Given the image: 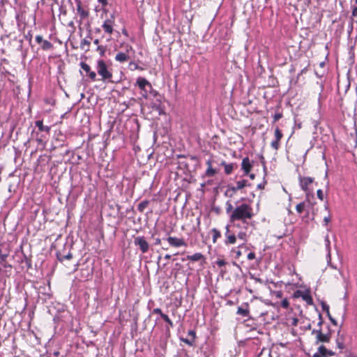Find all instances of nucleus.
Here are the masks:
<instances>
[{
  "label": "nucleus",
  "mask_w": 357,
  "mask_h": 357,
  "mask_svg": "<svg viewBox=\"0 0 357 357\" xmlns=\"http://www.w3.org/2000/svg\"><path fill=\"white\" fill-rule=\"evenodd\" d=\"M253 208L250 204L242 203L237 205L232 215H229V222H234L236 220H241L243 223H248V220L254 217Z\"/></svg>",
  "instance_id": "f257e3e1"
},
{
  "label": "nucleus",
  "mask_w": 357,
  "mask_h": 357,
  "mask_svg": "<svg viewBox=\"0 0 357 357\" xmlns=\"http://www.w3.org/2000/svg\"><path fill=\"white\" fill-rule=\"evenodd\" d=\"M136 84L140 89L141 96L148 99L151 96L157 98V100L160 102V96L158 92L153 89L151 84L144 77H139L137 78Z\"/></svg>",
  "instance_id": "f03ea898"
},
{
  "label": "nucleus",
  "mask_w": 357,
  "mask_h": 357,
  "mask_svg": "<svg viewBox=\"0 0 357 357\" xmlns=\"http://www.w3.org/2000/svg\"><path fill=\"white\" fill-rule=\"evenodd\" d=\"M35 126L38 128L36 133V140L38 144L45 145L47 137L50 135L51 127L44 126L42 120L35 121Z\"/></svg>",
  "instance_id": "7ed1b4c3"
},
{
  "label": "nucleus",
  "mask_w": 357,
  "mask_h": 357,
  "mask_svg": "<svg viewBox=\"0 0 357 357\" xmlns=\"http://www.w3.org/2000/svg\"><path fill=\"white\" fill-rule=\"evenodd\" d=\"M96 70L102 81H109L112 77V73L109 70L107 65L103 59L97 61Z\"/></svg>",
  "instance_id": "20e7f679"
},
{
  "label": "nucleus",
  "mask_w": 357,
  "mask_h": 357,
  "mask_svg": "<svg viewBox=\"0 0 357 357\" xmlns=\"http://www.w3.org/2000/svg\"><path fill=\"white\" fill-rule=\"evenodd\" d=\"M236 184V186L231 185H227V188L225 192V196L232 197L238 190H242L243 188L250 185L248 181L245 179L238 181Z\"/></svg>",
  "instance_id": "39448f33"
},
{
  "label": "nucleus",
  "mask_w": 357,
  "mask_h": 357,
  "mask_svg": "<svg viewBox=\"0 0 357 357\" xmlns=\"http://www.w3.org/2000/svg\"><path fill=\"white\" fill-rule=\"evenodd\" d=\"M123 47L125 52H119L115 56V61L119 63L128 61L130 59V54L135 53V50L130 45L126 43Z\"/></svg>",
  "instance_id": "423d86ee"
},
{
  "label": "nucleus",
  "mask_w": 357,
  "mask_h": 357,
  "mask_svg": "<svg viewBox=\"0 0 357 357\" xmlns=\"http://www.w3.org/2000/svg\"><path fill=\"white\" fill-rule=\"evenodd\" d=\"M152 314H156L160 315V317L167 324L165 327V335L169 337L170 336V328L174 327V324L172 321L169 319L168 315L164 314L162 312V310L159 307L154 308L152 311Z\"/></svg>",
  "instance_id": "0eeeda50"
},
{
  "label": "nucleus",
  "mask_w": 357,
  "mask_h": 357,
  "mask_svg": "<svg viewBox=\"0 0 357 357\" xmlns=\"http://www.w3.org/2000/svg\"><path fill=\"white\" fill-rule=\"evenodd\" d=\"M293 297L296 298H302V299L305 301L308 305H313V299L310 289H306L305 291L299 289L296 290L294 292Z\"/></svg>",
  "instance_id": "6e6552de"
},
{
  "label": "nucleus",
  "mask_w": 357,
  "mask_h": 357,
  "mask_svg": "<svg viewBox=\"0 0 357 357\" xmlns=\"http://www.w3.org/2000/svg\"><path fill=\"white\" fill-rule=\"evenodd\" d=\"M230 227H231L229 225H227L225 227L226 231L225 234V244L227 245L235 244L236 243V240H237V237L236 236L235 232L231 231L230 229Z\"/></svg>",
  "instance_id": "1a4fd4ad"
},
{
  "label": "nucleus",
  "mask_w": 357,
  "mask_h": 357,
  "mask_svg": "<svg viewBox=\"0 0 357 357\" xmlns=\"http://www.w3.org/2000/svg\"><path fill=\"white\" fill-rule=\"evenodd\" d=\"M134 243L135 245L139 246L142 253H146L148 252L149 245L148 242L146 241L144 236L136 237L134 240Z\"/></svg>",
  "instance_id": "9d476101"
},
{
  "label": "nucleus",
  "mask_w": 357,
  "mask_h": 357,
  "mask_svg": "<svg viewBox=\"0 0 357 357\" xmlns=\"http://www.w3.org/2000/svg\"><path fill=\"white\" fill-rule=\"evenodd\" d=\"M167 241L170 246L174 248H179L181 246H186L187 243L182 238H177L174 236H169L166 238Z\"/></svg>",
  "instance_id": "9b49d317"
},
{
  "label": "nucleus",
  "mask_w": 357,
  "mask_h": 357,
  "mask_svg": "<svg viewBox=\"0 0 357 357\" xmlns=\"http://www.w3.org/2000/svg\"><path fill=\"white\" fill-rule=\"evenodd\" d=\"M334 355L335 353L333 351L327 349L324 345H321L312 357H330Z\"/></svg>",
  "instance_id": "f8f14e48"
},
{
  "label": "nucleus",
  "mask_w": 357,
  "mask_h": 357,
  "mask_svg": "<svg viewBox=\"0 0 357 357\" xmlns=\"http://www.w3.org/2000/svg\"><path fill=\"white\" fill-rule=\"evenodd\" d=\"M324 242H325L326 250L327 251L326 260H327L328 265H329L331 268L336 269V266H333L331 264V242L329 240L328 235H326L325 236Z\"/></svg>",
  "instance_id": "ddd939ff"
},
{
  "label": "nucleus",
  "mask_w": 357,
  "mask_h": 357,
  "mask_svg": "<svg viewBox=\"0 0 357 357\" xmlns=\"http://www.w3.org/2000/svg\"><path fill=\"white\" fill-rule=\"evenodd\" d=\"M252 163L248 157H245L241 162V169L243 171L244 176L248 175L252 168Z\"/></svg>",
  "instance_id": "4468645a"
},
{
  "label": "nucleus",
  "mask_w": 357,
  "mask_h": 357,
  "mask_svg": "<svg viewBox=\"0 0 357 357\" xmlns=\"http://www.w3.org/2000/svg\"><path fill=\"white\" fill-rule=\"evenodd\" d=\"M75 2L77 5V13L79 15L80 19L84 20L87 18L89 15V12L82 8V2L80 0H76Z\"/></svg>",
  "instance_id": "2eb2a0df"
},
{
  "label": "nucleus",
  "mask_w": 357,
  "mask_h": 357,
  "mask_svg": "<svg viewBox=\"0 0 357 357\" xmlns=\"http://www.w3.org/2000/svg\"><path fill=\"white\" fill-rule=\"evenodd\" d=\"M314 181L312 177H301L300 178V186L301 189L307 192L308 185H310Z\"/></svg>",
  "instance_id": "dca6fc26"
},
{
  "label": "nucleus",
  "mask_w": 357,
  "mask_h": 357,
  "mask_svg": "<svg viewBox=\"0 0 357 357\" xmlns=\"http://www.w3.org/2000/svg\"><path fill=\"white\" fill-rule=\"evenodd\" d=\"M188 336L190 337V338L181 337L180 340H181V341L185 342L188 345L192 346L194 344V342L195 340L196 333L193 330H190L188 331Z\"/></svg>",
  "instance_id": "f3484780"
},
{
  "label": "nucleus",
  "mask_w": 357,
  "mask_h": 357,
  "mask_svg": "<svg viewBox=\"0 0 357 357\" xmlns=\"http://www.w3.org/2000/svg\"><path fill=\"white\" fill-rule=\"evenodd\" d=\"M331 339V334L328 333H323L321 331L318 333V335L316 337V343L319 342H328Z\"/></svg>",
  "instance_id": "a211bd4d"
},
{
  "label": "nucleus",
  "mask_w": 357,
  "mask_h": 357,
  "mask_svg": "<svg viewBox=\"0 0 357 357\" xmlns=\"http://www.w3.org/2000/svg\"><path fill=\"white\" fill-rule=\"evenodd\" d=\"M185 259L192 261H198L205 259L204 256L200 252L195 253L192 255H188Z\"/></svg>",
  "instance_id": "6ab92c4d"
},
{
  "label": "nucleus",
  "mask_w": 357,
  "mask_h": 357,
  "mask_svg": "<svg viewBox=\"0 0 357 357\" xmlns=\"http://www.w3.org/2000/svg\"><path fill=\"white\" fill-rule=\"evenodd\" d=\"M56 258L59 261L62 262L64 259H71L73 258V255L70 252L66 255H61L59 252H56Z\"/></svg>",
  "instance_id": "aec40b11"
},
{
  "label": "nucleus",
  "mask_w": 357,
  "mask_h": 357,
  "mask_svg": "<svg viewBox=\"0 0 357 357\" xmlns=\"http://www.w3.org/2000/svg\"><path fill=\"white\" fill-rule=\"evenodd\" d=\"M40 46L43 50H51L53 48V45L52 44V43H50V41H48L47 40H44L40 43Z\"/></svg>",
  "instance_id": "412c9836"
},
{
  "label": "nucleus",
  "mask_w": 357,
  "mask_h": 357,
  "mask_svg": "<svg viewBox=\"0 0 357 357\" xmlns=\"http://www.w3.org/2000/svg\"><path fill=\"white\" fill-rule=\"evenodd\" d=\"M236 167V164L235 163H229L225 165V172L227 175L231 174L234 169Z\"/></svg>",
  "instance_id": "4be33fe9"
},
{
  "label": "nucleus",
  "mask_w": 357,
  "mask_h": 357,
  "mask_svg": "<svg viewBox=\"0 0 357 357\" xmlns=\"http://www.w3.org/2000/svg\"><path fill=\"white\" fill-rule=\"evenodd\" d=\"M306 203L305 202H302L296 205V210L298 213L301 214L303 212L305 211L306 208Z\"/></svg>",
  "instance_id": "5701e85b"
},
{
  "label": "nucleus",
  "mask_w": 357,
  "mask_h": 357,
  "mask_svg": "<svg viewBox=\"0 0 357 357\" xmlns=\"http://www.w3.org/2000/svg\"><path fill=\"white\" fill-rule=\"evenodd\" d=\"M149 204V201L148 200L142 201L138 204L137 210L141 213L144 212V209L148 206Z\"/></svg>",
  "instance_id": "b1692460"
},
{
  "label": "nucleus",
  "mask_w": 357,
  "mask_h": 357,
  "mask_svg": "<svg viewBox=\"0 0 357 357\" xmlns=\"http://www.w3.org/2000/svg\"><path fill=\"white\" fill-rule=\"evenodd\" d=\"M211 232L213 234V242L215 243L217 240L221 237V234L220 231L215 228L212 229Z\"/></svg>",
  "instance_id": "393cba45"
},
{
  "label": "nucleus",
  "mask_w": 357,
  "mask_h": 357,
  "mask_svg": "<svg viewBox=\"0 0 357 357\" xmlns=\"http://www.w3.org/2000/svg\"><path fill=\"white\" fill-rule=\"evenodd\" d=\"M236 313L242 317H248L249 315V310L248 308L238 307Z\"/></svg>",
  "instance_id": "a878e982"
},
{
  "label": "nucleus",
  "mask_w": 357,
  "mask_h": 357,
  "mask_svg": "<svg viewBox=\"0 0 357 357\" xmlns=\"http://www.w3.org/2000/svg\"><path fill=\"white\" fill-rule=\"evenodd\" d=\"M102 27L104 31L107 34L111 35L114 31V26L102 24Z\"/></svg>",
  "instance_id": "bb28decb"
},
{
  "label": "nucleus",
  "mask_w": 357,
  "mask_h": 357,
  "mask_svg": "<svg viewBox=\"0 0 357 357\" xmlns=\"http://www.w3.org/2000/svg\"><path fill=\"white\" fill-rule=\"evenodd\" d=\"M234 208L232 204L231 203V202L227 201L226 202V208H225L226 213L227 214H229V215H232V213H234Z\"/></svg>",
  "instance_id": "cd10ccee"
},
{
  "label": "nucleus",
  "mask_w": 357,
  "mask_h": 357,
  "mask_svg": "<svg viewBox=\"0 0 357 357\" xmlns=\"http://www.w3.org/2000/svg\"><path fill=\"white\" fill-rule=\"evenodd\" d=\"M217 173L216 169L212 168V167H208L207 169L205 172V176L208 177H213L215 176Z\"/></svg>",
  "instance_id": "c85d7f7f"
},
{
  "label": "nucleus",
  "mask_w": 357,
  "mask_h": 357,
  "mask_svg": "<svg viewBox=\"0 0 357 357\" xmlns=\"http://www.w3.org/2000/svg\"><path fill=\"white\" fill-rule=\"evenodd\" d=\"M114 23H115V17H114V14H112L110 15V17L106 19L103 22V24H109V25H112V26H114Z\"/></svg>",
  "instance_id": "c756f323"
},
{
  "label": "nucleus",
  "mask_w": 357,
  "mask_h": 357,
  "mask_svg": "<svg viewBox=\"0 0 357 357\" xmlns=\"http://www.w3.org/2000/svg\"><path fill=\"white\" fill-rule=\"evenodd\" d=\"M274 135H275V139L277 140H279V141H280V139L282 138V136H283L282 131L279 129L278 127H277L275 129Z\"/></svg>",
  "instance_id": "7c9ffc66"
},
{
  "label": "nucleus",
  "mask_w": 357,
  "mask_h": 357,
  "mask_svg": "<svg viewBox=\"0 0 357 357\" xmlns=\"http://www.w3.org/2000/svg\"><path fill=\"white\" fill-rule=\"evenodd\" d=\"M80 66L83 69V70H84L87 74H89L91 71V67L89 66V65H88L87 63H86L84 62H81Z\"/></svg>",
  "instance_id": "2f4dec72"
},
{
  "label": "nucleus",
  "mask_w": 357,
  "mask_h": 357,
  "mask_svg": "<svg viewBox=\"0 0 357 357\" xmlns=\"http://www.w3.org/2000/svg\"><path fill=\"white\" fill-rule=\"evenodd\" d=\"M236 236L238 238L245 242L247 241V234L245 231H239Z\"/></svg>",
  "instance_id": "473e14b6"
},
{
  "label": "nucleus",
  "mask_w": 357,
  "mask_h": 357,
  "mask_svg": "<svg viewBox=\"0 0 357 357\" xmlns=\"http://www.w3.org/2000/svg\"><path fill=\"white\" fill-rule=\"evenodd\" d=\"M106 50H107V47L106 46L98 45V47H97V51L99 52V54H100V55L101 56H105Z\"/></svg>",
  "instance_id": "72a5a7b5"
},
{
  "label": "nucleus",
  "mask_w": 357,
  "mask_h": 357,
  "mask_svg": "<svg viewBox=\"0 0 357 357\" xmlns=\"http://www.w3.org/2000/svg\"><path fill=\"white\" fill-rule=\"evenodd\" d=\"M271 146L273 149L278 150L280 147V141L275 139L272 141Z\"/></svg>",
  "instance_id": "f704fd0d"
},
{
  "label": "nucleus",
  "mask_w": 357,
  "mask_h": 357,
  "mask_svg": "<svg viewBox=\"0 0 357 357\" xmlns=\"http://www.w3.org/2000/svg\"><path fill=\"white\" fill-rule=\"evenodd\" d=\"M281 306L284 308V309H287L289 306V303L288 301V300L287 298H284L283 299L282 301H281Z\"/></svg>",
  "instance_id": "c9c22d12"
},
{
  "label": "nucleus",
  "mask_w": 357,
  "mask_h": 357,
  "mask_svg": "<svg viewBox=\"0 0 357 357\" xmlns=\"http://www.w3.org/2000/svg\"><path fill=\"white\" fill-rule=\"evenodd\" d=\"M129 67L132 70H134L138 68V65L135 61H130L129 63Z\"/></svg>",
  "instance_id": "e433bc0d"
},
{
  "label": "nucleus",
  "mask_w": 357,
  "mask_h": 357,
  "mask_svg": "<svg viewBox=\"0 0 357 357\" xmlns=\"http://www.w3.org/2000/svg\"><path fill=\"white\" fill-rule=\"evenodd\" d=\"M232 252L235 253L236 259H238L242 255V252L239 250V248L238 250L233 249Z\"/></svg>",
  "instance_id": "4c0bfd02"
},
{
  "label": "nucleus",
  "mask_w": 357,
  "mask_h": 357,
  "mask_svg": "<svg viewBox=\"0 0 357 357\" xmlns=\"http://www.w3.org/2000/svg\"><path fill=\"white\" fill-rule=\"evenodd\" d=\"M89 78L92 80V81H96V73L94 72V71H91L89 74Z\"/></svg>",
  "instance_id": "58836bf2"
},
{
  "label": "nucleus",
  "mask_w": 357,
  "mask_h": 357,
  "mask_svg": "<svg viewBox=\"0 0 357 357\" xmlns=\"http://www.w3.org/2000/svg\"><path fill=\"white\" fill-rule=\"evenodd\" d=\"M282 117V113H275L273 116V120H274V122H276L278 121V120H280L281 118Z\"/></svg>",
  "instance_id": "ea45409f"
},
{
  "label": "nucleus",
  "mask_w": 357,
  "mask_h": 357,
  "mask_svg": "<svg viewBox=\"0 0 357 357\" xmlns=\"http://www.w3.org/2000/svg\"><path fill=\"white\" fill-rule=\"evenodd\" d=\"M227 264V262L224 260V259H218L216 261V264L219 266V267H222V266H225Z\"/></svg>",
  "instance_id": "a19ab883"
},
{
  "label": "nucleus",
  "mask_w": 357,
  "mask_h": 357,
  "mask_svg": "<svg viewBox=\"0 0 357 357\" xmlns=\"http://www.w3.org/2000/svg\"><path fill=\"white\" fill-rule=\"evenodd\" d=\"M321 307L322 310L326 312V313H328L329 311V306L326 303L322 302L321 303Z\"/></svg>",
  "instance_id": "79ce46f5"
},
{
  "label": "nucleus",
  "mask_w": 357,
  "mask_h": 357,
  "mask_svg": "<svg viewBox=\"0 0 357 357\" xmlns=\"http://www.w3.org/2000/svg\"><path fill=\"white\" fill-rule=\"evenodd\" d=\"M317 197H318L319 199H321V200H323V199H324V193H323L322 190L319 189V190L317 191Z\"/></svg>",
  "instance_id": "37998d69"
},
{
  "label": "nucleus",
  "mask_w": 357,
  "mask_h": 357,
  "mask_svg": "<svg viewBox=\"0 0 357 357\" xmlns=\"http://www.w3.org/2000/svg\"><path fill=\"white\" fill-rule=\"evenodd\" d=\"M247 258L248 260H252L255 259V253L254 252H250L248 254Z\"/></svg>",
  "instance_id": "c03bdc74"
},
{
  "label": "nucleus",
  "mask_w": 357,
  "mask_h": 357,
  "mask_svg": "<svg viewBox=\"0 0 357 357\" xmlns=\"http://www.w3.org/2000/svg\"><path fill=\"white\" fill-rule=\"evenodd\" d=\"M43 40L44 39L43 38L42 36L38 35L36 36V41L37 43L40 44Z\"/></svg>",
  "instance_id": "a18cd8bd"
},
{
  "label": "nucleus",
  "mask_w": 357,
  "mask_h": 357,
  "mask_svg": "<svg viewBox=\"0 0 357 357\" xmlns=\"http://www.w3.org/2000/svg\"><path fill=\"white\" fill-rule=\"evenodd\" d=\"M330 221H331V216H330V215H328V216H326L324 218V223L325 225H327Z\"/></svg>",
  "instance_id": "49530a36"
},
{
  "label": "nucleus",
  "mask_w": 357,
  "mask_h": 357,
  "mask_svg": "<svg viewBox=\"0 0 357 357\" xmlns=\"http://www.w3.org/2000/svg\"><path fill=\"white\" fill-rule=\"evenodd\" d=\"M238 248H242V249H244L245 251H248L249 250V247L245 245V243H242L241 245H238Z\"/></svg>",
  "instance_id": "de8ad7c7"
},
{
  "label": "nucleus",
  "mask_w": 357,
  "mask_h": 357,
  "mask_svg": "<svg viewBox=\"0 0 357 357\" xmlns=\"http://www.w3.org/2000/svg\"><path fill=\"white\" fill-rule=\"evenodd\" d=\"M98 1L102 5V7L106 6L108 4L107 0H98Z\"/></svg>",
  "instance_id": "09e8293b"
},
{
  "label": "nucleus",
  "mask_w": 357,
  "mask_h": 357,
  "mask_svg": "<svg viewBox=\"0 0 357 357\" xmlns=\"http://www.w3.org/2000/svg\"><path fill=\"white\" fill-rule=\"evenodd\" d=\"M353 21H354V20H353V19H351V22H350V23H349V29L348 30V31H349V33H350L352 31V30H353Z\"/></svg>",
  "instance_id": "8fccbe9b"
},
{
  "label": "nucleus",
  "mask_w": 357,
  "mask_h": 357,
  "mask_svg": "<svg viewBox=\"0 0 357 357\" xmlns=\"http://www.w3.org/2000/svg\"><path fill=\"white\" fill-rule=\"evenodd\" d=\"M352 17H357V7H354L352 10Z\"/></svg>",
  "instance_id": "3c124183"
},
{
  "label": "nucleus",
  "mask_w": 357,
  "mask_h": 357,
  "mask_svg": "<svg viewBox=\"0 0 357 357\" xmlns=\"http://www.w3.org/2000/svg\"><path fill=\"white\" fill-rule=\"evenodd\" d=\"M329 320L331 321V322L334 325V326H337V321L333 318L332 317H330V319Z\"/></svg>",
  "instance_id": "603ef678"
},
{
  "label": "nucleus",
  "mask_w": 357,
  "mask_h": 357,
  "mask_svg": "<svg viewBox=\"0 0 357 357\" xmlns=\"http://www.w3.org/2000/svg\"><path fill=\"white\" fill-rule=\"evenodd\" d=\"M319 321L318 322V326H321L323 324L322 316L321 314H319Z\"/></svg>",
  "instance_id": "864d4df0"
},
{
  "label": "nucleus",
  "mask_w": 357,
  "mask_h": 357,
  "mask_svg": "<svg viewBox=\"0 0 357 357\" xmlns=\"http://www.w3.org/2000/svg\"><path fill=\"white\" fill-rule=\"evenodd\" d=\"M161 244V239L159 238H157L155 239V245H159Z\"/></svg>",
  "instance_id": "5fc2aeb1"
},
{
  "label": "nucleus",
  "mask_w": 357,
  "mask_h": 357,
  "mask_svg": "<svg viewBox=\"0 0 357 357\" xmlns=\"http://www.w3.org/2000/svg\"><path fill=\"white\" fill-rule=\"evenodd\" d=\"M206 164L208 166V167H212V161H211V160H208L206 162Z\"/></svg>",
  "instance_id": "6e6d98bb"
},
{
  "label": "nucleus",
  "mask_w": 357,
  "mask_h": 357,
  "mask_svg": "<svg viewBox=\"0 0 357 357\" xmlns=\"http://www.w3.org/2000/svg\"><path fill=\"white\" fill-rule=\"evenodd\" d=\"M7 257H8V255H6V254L1 255H0V258H1V259L2 261H5V260H6V259L7 258Z\"/></svg>",
  "instance_id": "4d7b16f0"
},
{
  "label": "nucleus",
  "mask_w": 357,
  "mask_h": 357,
  "mask_svg": "<svg viewBox=\"0 0 357 357\" xmlns=\"http://www.w3.org/2000/svg\"><path fill=\"white\" fill-rule=\"evenodd\" d=\"M321 331V329H317V330H315L314 329L312 331V334H316V336L318 335V333Z\"/></svg>",
  "instance_id": "13d9d810"
},
{
  "label": "nucleus",
  "mask_w": 357,
  "mask_h": 357,
  "mask_svg": "<svg viewBox=\"0 0 357 357\" xmlns=\"http://www.w3.org/2000/svg\"><path fill=\"white\" fill-rule=\"evenodd\" d=\"M90 43L89 41H87L86 39H84L82 42V45H87L88 46L89 45Z\"/></svg>",
  "instance_id": "bf43d9fd"
},
{
  "label": "nucleus",
  "mask_w": 357,
  "mask_h": 357,
  "mask_svg": "<svg viewBox=\"0 0 357 357\" xmlns=\"http://www.w3.org/2000/svg\"><path fill=\"white\" fill-rule=\"evenodd\" d=\"M257 188L259 189H264V183H260L257 185Z\"/></svg>",
  "instance_id": "052dcab7"
},
{
  "label": "nucleus",
  "mask_w": 357,
  "mask_h": 357,
  "mask_svg": "<svg viewBox=\"0 0 357 357\" xmlns=\"http://www.w3.org/2000/svg\"><path fill=\"white\" fill-rule=\"evenodd\" d=\"M250 179L253 180L255 178V175L254 174H248Z\"/></svg>",
  "instance_id": "680f3d73"
},
{
  "label": "nucleus",
  "mask_w": 357,
  "mask_h": 357,
  "mask_svg": "<svg viewBox=\"0 0 357 357\" xmlns=\"http://www.w3.org/2000/svg\"><path fill=\"white\" fill-rule=\"evenodd\" d=\"M276 296L277 297L280 298L282 296V292L281 291H276Z\"/></svg>",
  "instance_id": "e2e57ef3"
},
{
  "label": "nucleus",
  "mask_w": 357,
  "mask_h": 357,
  "mask_svg": "<svg viewBox=\"0 0 357 357\" xmlns=\"http://www.w3.org/2000/svg\"><path fill=\"white\" fill-rule=\"evenodd\" d=\"M227 165V163H226V162H225V161H224V160H223V161H222V162H220V165H221V166H223L224 167H225V165Z\"/></svg>",
  "instance_id": "0e129e2a"
},
{
  "label": "nucleus",
  "mask_w": 357,
  "mask_h": 357,
  "mask_svg": "<svg viewBox=\"0 0 357 357\" xmlns=\"http://www.w3.org/2000/svg\"><path fill=\"white\" fill-rule=\"evenodd\" d=\"M171 258V255H169V254H167L165 256V259H169Z\"/></svg>",
  "instance_id": "69168bd1"
},
{
  "label": "nucleus",
  "mask_w": 357,
  "mask_h": 357,
  "mask_svg": "<svg viewBox=\"0 0 357 357\" xmlns=\"http://www.w3.org/2000/svg\"><path fill=\"white\" fill-rule=\"evenodd\" d=\"M298 320L296 319H294L293 321V325L296 326L297 324Z\"/></svg>",
  "instance_id": "338daca9"
},
{
  "label": "nucleus",
  "mask_w": 357,
  "mask_h": 357,
  "mask_svg": "<svg viewBox=\"0 0 357 357\" xmlns=\"http://www.w3.org/2000/svg\"><path fill=\"white\" fill-rule=\"evenodd\" d=\"M94 44L96 45H98L99 43V40L98 39H96L94 41H93Z\"/></svg>",
  "instance_id": "774afa93"
}]
</instances>
